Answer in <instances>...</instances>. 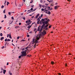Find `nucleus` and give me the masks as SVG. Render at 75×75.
<instances>
[{
    "instance_id": "f257e3e1",
    "label": "nucleus",
    "mask_w": 75,
    "mask_h": 75,
    "mask_svg": "<svg viewBox=\"0 0 75 75\" xmlns=\"http://www.w3.org/2000/svg\"><path fill=\"white\" fill-rule=\"evenodd\" d=\"M41 20L42 21L43 24L42 25L41 28V27H40V26H39L38 29V31H39L40 32L42 30V29H44L45 30H48V28H47V27L48 26V25H45V21H44V19H42Z\"/></svg>"
},
{
    "instance_id": "f03ea898",
    "label": "nucleus",
    "mask_w": 75,
    "mask_h": 75,
    "mask_svg": "<svg viewBox=\"0 0 75 75\" xmlns=\"http://www.w3.org/2000/svg\"><path fill=\"white\" fill-rule=\"evenodd\" d=\"M40 31V34L38 35H37L36 36V39L37 40H40V38H41V36L42 35V34H43V35H45V34H46V32H45V30H44L43 31V32L41 33V31Z\"/></svg>"
},
{
    "instance_id": "7ed1b4c3",
    "label": "nucleus",
    "mask_w": 75,
    "mask_h": 75,
    "mask_svg": "<svg viewBox=\"0 0 75 75\" xmlns=\"http://www.w3.org/2000/svg\"><path fill=\"white\" fill-rule=\"evenodd\" d=\"M27 50H25V51H23L22 52H21L22 54L21 56H19L18 57L19 58H21V57H25L27 55Z\"/></svg>"
},
{
    "instance_id": "20e7f679",
    "label": "nucleus",
    "mask_w": 75,
    "mask_h": 75,
    "mask_svg": "<svg viewBox=\"0 0 75 75\" xmlns=\"http://www.w3.org/2000/svg\"><path fill=\"white\" fill-rule=\"evenodd\" d=\"M35 39H33V41L32 42H33V44H34V42L35 43V46H34V48H35V45H36V44H37V43H38V42H39L38 41V40H37V37H36V39H35Z\"/></svg>"
},
{
    "instance_id": "39448f33",
    "label": "nucleus",
    "mask_w": 75,
    "mask_h": 75,
    "mask_svg": "<svg viewBox=\"0 0 75 75\" xmlns=\"http://www.w3.org/2000/svg\"><path fill=\"white\" fill-rule=\"evenodd\" d=\"M50 21V20L49 19H47V20L46 21H45V24H48V22H49Z\"/></svg>"
},
{
    "instance_id": "423d86ee",
    "label": "nucleus",
    "mask_w": 75,
    "mask_h": 75,
    "mask_svg": "<svg viewBox=\"0 0 75 75\" xmlns=\"http://www.w3.org/2000/svg\"><path fill=\"white\" fill-rule=\"evenodd\" d=\"M11 41V40L10 39H7V38H6L5 40V41Z\"/></svg>"
},
{
    "instance_id": "0eeeda50",
    "label": "nucleus",
    "mask_w": 75,
    "mask_h": 75,
    "mask_svg": "<svg viewBox=\"0 0 75 75\" xmlns=\"http://www.w3.org/2000/svg\"><path fill=\"white\" fill-rule=\"evenodd\" d=\"M59 7V6H56L54 7V9L55 10L57 9Z\"/></svg>"
},
{
    "instance_id": "6e6552de",
    "label": "nucleus",
    "mask_w": 75,
    "mask_h": 75,
    "mask_svg": "<svg viewBox=\"0 0 75 75\" xmlns=\"http://www.w3.org/2000/svg\"><path fill=\"white\" fill-rule=\"evenodd\" d=\"M41 18H41V16H40L39 18H38V21H39H39H40V19H41Z\"/></svg>"
},
{
    "instance_id": "1a4fd4ad",
    "label": "nucleus",
    "mask_w": 75,
    "mask_h": 75,
    "mask_svg": "<svg viewBox=\"0 0 75 75\" xmlns=\"http://www.w3.org/2000/svg\"><path fill=\"white\" fill-rule=\"evenodd\" d=\"M39 16H40V14L39 13L36 16V18H38V17Z\"/></svg>"
},
{
    "instance_id": "9d476101",
    "label": "nucleus",
    "mask_w": 75,
    "mask_h": 75,
    "mask_svg": "<svg viewBox=\"0 0 75 75\" xmlns=\"http://www.w3.org/2000/svg\"><path fill=\"white\" fill-rule=\"evenodd\" d=\"M6 70H3V73L4 74L6 73Z\"/></svg>"
},
{
    "instance_id": "9b49d317",
    "label": "nucleus",
    "mask_w": 75,
    "mask_h": 75,
    "mask_svg": "<svg viewBox=\"0 0 75 75\" xmlns=\"http://www.w3.org/2000/svg\"><path fill=\"white\" fill-rule=\"evenodd\" d=\"M32 23V21H30L29 23H27V24L28 25H30V24H31V23Z\"/></svg>"
},
{
    "instance_id": "f8f14e48",
    "label": "nucleus",
    "mask_w": 75,
    "mask_h": 75,
    "mask_svg": "<svg viewBox=\"0 0 75 75\" xmlns=\"http://www.w3.org/2000/svg\"><path fill=\"white\" fill-rule=\"evenodd\" d=\"M9 37L11 39H12V38H11V34L10 33L9 34Z\"/></svg>"
},
{
    "instance_id": "ddd939ff",
    "label": "nucleus",
    "mask_w": 75,
    "mask_h": 75,
    "mask_svg": "<svg viewBox=\"0 0 75 75\" xmlns=\"http://www.w3.org/2000/svg\"><path fill=\"white\" fill-rule=\"evenodd\" d=\"M4 37H1V38L0 40H1V41H2V40H4Z\"/></svg>"
},
{
    "instance_id": "4468645a",
    "label": "nucleus",
    "mask_w": 75,
    "mask_h": 75,
    "mask_svg": "<svg viewBox=\"0 0 75 75\" xmlns=\"http://www.w3.org/2000/svg\"><path fill=\"white\" fill-rule=\"evenodd\" d=\"M30 48V46H28L26 47L25 48V49H27V48Z\"/></svg>"
},
{
    "instance_id": "2eb2a0df",
    "label": "nucleus",
    "mask_w": 75,
    "mask_h": 75,
    "mask_svg": "<svg viewBox=\"0 0 75 75\" xmlns=\"http://www.w3.org/2000/svg\"><path fill=\"white\" fill-rule=\"evenodd\" d=\"M29 26L28 27V28H29V29H30V28H31V25H29Z\"/></svg>"
},
{
    "instance_id": "dca6fc26",
    "label": "nucleus",
    "mask_w": 75,
    "mask_h": 75,
    "mask_svg": "<svg viewBox=\"0 0 75 75\" xmlns=\"http://www.w3.org/2000/svg\"><path fill=\"white\" fill-rule=\"evenodd\" d=\"M44 21H46L47 20V18H45L44 19Z\"/></svg>"
},
{
    "instance_id": "f3484780",
    "label": "nucleus",
    "mask_w": 75,
    "mask_h": 75,
    "mask_svg": "<svg viewBox=\"0 0 75 75\" xmlns=\"http://www.w3.org/2000/svg\"><path fill=\"white\" fill-rule=\"evenodd\" d=\"M7 6H8V4H10V3L8 2H7Z\"/></svg>"
},
{
    "instance_id": "a211bd4d",
    "label": "nucleus",
    "mask_w": 75,
    "mask_h": 75,
    "mask_svg": "<svg viewBox=\"0 0 75 75\" xmlns=\"http://www.w3.org/2000/svg\"><path fill=\"white\" fill-rule=\"evenodd\" d=\"M7 18V16H6V15H5L4 18Z\"/></svg>"
},
{
    "instance_id": "6ab92c4d",
    "label": "nucleus",
    "mask_w": 75,
    "mask_h": 75,
    "mask_svg": "<svg viewBox=\"0 0 75 75\" xmlns=\"http://www.w3.org/2000/svg\"><path fill=\"white\" fill-rule=\"evenodd\" d=\"M4 6L2 5L1 6V8H3Z\"/></svg>"
},
{
    "instance_id": "aec40b11",
    "label": "nucleus",
    "mask_w": 75,
    "mask_h": 75,
    "mask_svg": "<svg viewBox=\"0 0 75 75\" xmlns=\"http://www.w3.org/2000/svg\"><path fill=\"white\" fill-rule=\"evenodd\" d=\"M0 35L1 37H2V36H3V34L2 33H0Z\"/></svg>"
},
{
    "instance_id": "412c9836",
    "label": "nucleus",
    "mask_w": 75,
    "mask_h": 75,
    "mask_svg": "<svg viewBox=\"0 0 75 75\" xmlns=\"http://www.w3.org/2000/svg\"><path fill=\"white\" fill-rule=\"evenodd\" d=\"M7 42H6L5 44V48L6 47V45H7Z\"/></svg>"
},
{
    "instance_id": "4be33fe9",
    "label": "nucleus",
    "mask_w": 75,
    "mask_h": 75,
    "mask_svg": "<svg viewBox=\"0 0 75 75\" xmlns=\"http://www.w3.org/2000/svg\"><path fill=\"white\" fill-rule=\"evenodd\" d=\"M9 74H10V75H12V73H10V71H9Z\"/></svg>"
},
{
    "instance_id": "5701e85b",
    "label": "nucleus",
    "mask_w": 75,
    "mask_h": 75,
    "mask_svg": "<svg viewBox=\"0 0 75 75\" xmlns=\"http://www.w3.org/2000/svg\"><path fill=\"white\" fill-rule=\"evenodd\" d=\"M47 14H51V12H50V11H49L48 12V13H47Z\"/></svg>"
},
{
    "instance_id": "b1692460",
    "label": "nucleus",
    "mask_w": 75,
    "mask_h": 75,
    "mask_svg": "<svg viewBox=\"0 0 75 75\" xmlns=\"http://www.w3.org/2000/svg\"><path fill=\"white\" fill-rule=\"evenodd\" d=\"M23 19L24 20H25V17H22Z\"/></svg>"
},
{
    "instance_id": "393cba45",
    "label": "nucleus",
    "mask_w": 75,
    "mask_h": 75,
    "mask_svg": "<svg viewBox=\"0 0 75 75\" xmlns=\"http://www.w3.org/2000/svg\"><path fill=\"white\" fill-rule=\"evenodd\" d=\"M42 6V5H41V4L39 5V7H40V8H41Z\"/></svg>"
},
{
    "instance_id": "a878e982",
    "label": "nucleus",
    "mask_w": 75,
    "mask_h": 75,
    "mask_svg": "<svg viewBox=\"0 0 75 75\" xmlns=\"http://www.w3.org/2000/svg\"><path fill=\"white\" fill-rule=\"evenodd\" d=\"M5 11H6V9H4V11H3V13H6L5 12Z\"/></svg>"
},
{
    "instance_id": "bb28decb",
    "label": "nucleus",
    "mask_w": 75,
    "mask_h": 75,
    "mask_svg": "<svg viewBox=\"0 0 75 75\" xmlns=\"http://www.w3.org/2000/svg\"><path fill=\"white\" fill-rule=\"evenodd\" d=\"M51 64H52L53 65V64H54V62H52Z\"/></svg>"
},
{
    "instance_id": "cd10ccee",
    "label": "nucleus",
    "mask_w": 75,
    "mask_h": 75,
    "mask_svg": "<svg viewBox=\"0 0 75 75\" xmlns=\"http://www.w3.org/2000/svg\"><path fill=\"white\" fill-rule=\"evenodd\" d=\"M6 1H5V2L4 3V4H5V6H6Z\"/></svg>"
},
{
    "instance_id": "c85d7f7f",
    "label": "nucleus",
    "mask_w": 75,
    "mask_h": 75,
    "mask_svg": "<svg viewBox=\"0 0 75 75\" xmlns=\"http://www.w3.org/2000/svg\"><path fill=\"white\" fill-rule=\"evenodd\" d=\"M41 10L42 11H44L45 10V9L42 8L41 9Z\"/></svg>"
},
{
    "instance_id": "c756f323",
    "label": "nucleus",
    "mask_w": 75,
    "mask_h": 75,
    "mask_svg": "<svg viewBox=\"0 0 75 75\" xmlns=\"http://www.w3.org/2000/svg\"><path fill=\"white\" fill-rule=\"evenodd\" d=\"M31 21V20L29 19L28 20V22L30 23V22Z\"/></svg>"
},
{
    "instance_id": "7c9ffc66",
    "label": "nucleus",
    "mask_w": 75,
    "mask_h": 75,
    "mask_svg": "<svg viewBox=\"0 0 75 75\" xmlns=\"http://www.w3.org/2000/svg\"><path fill=\"white\" fill-rule=\"evenodd\" d=\"M11 18L12 20H14V17H13V16H12Z\"/></svg>"
},
{
    "instance_id": "2f4dec72",
    "label": "nucleus",
    "mask_w": 75,
    "mask_h": 75,
    "mask_svg": "<svg viewBox=\"0 0 75 75\" xmlns=\"http://www.w3.org/2000/svg\"><path fill=\"white\" fill-rule=\"evenodd\" d=\"M39 22H40V20H39V21H38L37 23L38 24H39Z\"/></svg>"
},
{
    "instance_id": "473e14b6",
    "label": "nucleus",
    "mask_w": 75,
    "mask_h": 75,
    "mask_svg": "<svg viewBox=\"0 0 75 75\" xmlns=\"http://www.w3.org/2000/svg\"><path fill=\"white\" fill-rule=\"evenodd\" d=\"M8 14L9 15H11V13H10V12H9L8 13Z\"/></svg>"
},
{
    "instance_id": "72a5a7b5",
    "label": "nucleus",
    "mask_w": 75,
    "mask_h": 75,
    "mask_svg": "<svg viewBox=\"0 0 75 75\" xmlns=\"http://www.w3.org/2000/svg\"><path fill=\"white\" fill-rule=\"evenodd\" d=\"M19 25H21V23H19Z\"/></svg>"
},
{
    "instance_id": "f704fd0d",
    "label": "nucleus",
    "mask_w": 75,
    "mask_h": 75,
    "mask_svg": "<svg viewBox=\"0 0 75 75\" xmlns=\"http://www.w3.org/2000/svg\"><path fill=\"white\" fill-rule=\"evenodd\" d=\"M8 37H9V34H8L7 36V38H8Z\"/></svg>"
},
{
    "instance_id": "c9c22d12",
    "label": "nucleus",
    "mask_w": 75,
    "mask_h": 75,
    "mask_svg": "<svg viewBox=\"0 0 75 75\" xmlns=\"http://www.w3.org/2000/svg\"><path fill=\"white\" fill-rule=\"evenodd\" d=\"M51 25L50 26H49V28H51Z\"/></svg>"
},
{
    "instance_id": "e433bc0d",
    "label": "nucleus",
    "mask_w": 75,
    "mask_h": 75,
    "mask_svg": "<svg viewBox=\"0 0 75 75\" xmlns=\"http://www.w3.org/2000/svg\"><path fill=\"white\" fill-rule=\"evenodd\" d=\"M30 11V10H29L28 11H29V13H31V11Z\"/></svg>"
},
{
    "instance_id": "4c0bfd02",
    "label": "nucleus",
    "mask_w": 75,
    "mask_h": 75,
    "mask_svg": "<svg viewBox=\"0 0 75 75\" xmlns=\"http://www.w3.org/2000/svg\"><path fill=\"white\" fill-rule=\"evenodd\" d=\"M2 49H3V48H4V46H3L2 47H1Z\"/></svg>"
},
{
    "instance_id": "58836bf2",
    "label": "nucleus",
    "mask_w": 75,
    "mask_h": 75,
    "mask_svg": "<svg viewBox=\"0 0 75 75\" xmlns=\"http://www.w3.org/2000/svg\"><path fill=\"white\" fill-rule=\"evenodd\" d=\"M35 22L34 23H32V24L31 25V26L32 25H33V24H35Z\"/></svg>"
},
{
    "instance_id": "ea45409f",
    "label": "nucleus",
    "mask_w": 75,
    "mask_h": 75,
    "mask_svg": "<svg viewBox=\"0 0 75 75\" xmlns=\"http://www.w3.org/2000/svg\"><path fill=\"white\" fill-rule=\"evenodd\" d=\"M33 10V8H31L30 9V10L31 11H32V10Z\"/></svg>"
},
{
    "instance_id": "a19ab883",
    "label": "nucleus",
    "mask_w": 75,
    "mask_h": 75,
    "mask_svg": "<svg viewBox=\"0 0 75 75\" xmlns=\"http://www.w3.org/2000/svg\"><path fill=\"white\" fill-rule=\"evenodd\" d=\"M45 11H48V10H46V8H45Z\"/></svg>"
},
{
    "instance_id": "79ce46f5",
    "label": "nucleus",
    "mask_w": 75,
    "mask_h": 75,
    "mask_svg": "<svg viewBox=\"0 0 75 75\" xmlns=\"http://www.w3.org/2000/svg\"><path fill=\"white\" fill-rule=\"evenodd\" d=\"M51 6H54V3H53L52 2V4Z\"/></svg>"
},
{
    "instance_id": "37998d69",
    "label": "nucleus",
    "mask_w": 75,
    "mask_h": 75,
    "mask_svg": "<svg viewBox=\"0 0 75 75\" xmlns=\"http://www.w3.org/2000/svg\"><path fill=\"white\" fill-rule=\"evenodd\" d=\"M28 23V21H26V23Z\"/></svg>"
},
{
    "instance_id": "c03bdc74",
    "label": "nucleus",
    "mask_w": 75,
    "mask_h": 75,
    "mask_svg": "<svg viewBox=\"0 0 75 75\" xmlns=\"http://www.w3.org/2000/svg\"><path fill=\"white\" fill-rule=\"evenodd\" d=\"M37 30V29H36V28H35L34 29V31H36V30Z\"/></svg>"
},
{
    "instance_id": "a18cd8bd",
    "label": "nucleus",
    "mask_w": 75,
    "mask_h": 75,
    "mask_svg": "<svg viewBox=\"0 0 75 75\" xmlns=\"http://www.w3.org/2000/svg\"><path fill=\"white\" fill-rule=\"evenodd\" d=\"M15 28H18V26H16Z\"/></svg>"
},
{
    "instance_id": "49530a36",
    "label": "nucleus",
    "mask_w": 75,
    "mask_h": 75,
    "mask_svg": "<svg viewBox=\"0 0 75 75\" xmlns=\"http://www.w3.org/2000/svg\"><path fill=\"white\" fill-rule=\"evenodd\" d=\"M50 1H51V2L52 3V2H53V0H51Z\"/></svg>"
},
{
    "instance_id": "de8ad7c7",
    "label": "nucleus",
    "mask_w": 75,
    "mask_h": 75,
    "mask_svg": "<svg viewBox=\"0 0 75 75\" xmlns=\"http://www.w3.org/2000/svg\"><path fill=\"white\" fill-rule=\"evenodd\" d=\"M45 12L47 14H48V12H47V11H46V12L45 11Z\"/></svg>"
},
{
    "instance_id": "09e8293b",
    "label": "nucleus",
    "mask_w": 75,
    "mask_h": 75,
    "mask_svg": "<svg viewBox=\"0 0 75 75\" xmlns=\"http://www.w3.org/2000/svg\"><path fill=\"white\" fill-rule=\"evenodd\" d=\"M27 37H30V35H27Z\"/></svg>"
},
{
    "instance_id": "8fccbe9b",
    "label": "nucleus",
    "mask_w": 75,
    "mask_h": 75,
    "mask_svg": "<svg viewBox=\"0 0 75 75\" xmlns=\"http://www.w3.org/2000/svg\"><path fill=\"white\" fill-rule=\"evenodd\" d=\"M43 16V15L42 14L41 15L40 17H42V16Z\"/></svg>"
},
{
    "instance_id": "3c124183",
    "label": "nucleus",
    "mask_w": 75,
    "mask_h": 75,
    "mask_svg": "<svg viewBox=\"0 0 75 75\" xmlns=\"http://www.w3.org/2000/svg\"><path fill=\"white\" fill-rule=\"evenodd\" d=\"M22 41H25V40L23 39V40H22Z\"/></svg>"
},
{
    "instance_id": "603ef678",
    "label": "nucleus",
    "mask_w": 75,
    "mask_h": 75,
    "mask_svg": "<svg viewBox=\"0 0 75 75\" xmlns=\"http://www.w3.org/2000/svg\"><path fill=\"white\" fill-rule=\"evenodd\" d=\"M33 2V1H31V2H30V3H32Z\"/></svg>"
},
{
    "instance_id": "864d4df0",
    "label": "nucleus",
    "mask_w": 75,
    "mask_h": 75,
    "mask_svg": "<svg viewBox=\"0 0 75 75\" xmlns=\"http://www.w3.org/2000/svg\"><path fill=\"white\" fill-rule=\"evenodd\" d=\"M1 71H3V68H1Z\"/></svg>"
},
{
    "instance_id": "5fc2aeb1",
    "label": "nucleus",
    "mask_w": 75,
    "mask_h": 75,
    "mask_svg": "<svg viewBox=\"0 0 75 75\" xmlns=\"http://www.w3.org/2000/svg\"><path fill=\"white\" fill-rule=\"evenodd\" d=\"M33 32L32 31H30L29 33H30V34H31V33H32Z\"/></svg>"
},
{
    "instance_id": "6e6d98bb",
    "label": "nucleus",
    "mask_w": 75,
    "mask_h": 75,
    "mask_svg": "<svg viewBox=\"0 0 75 75\" xmlns=\"http://www.w3.org/2000/svg\"><path fill=\"white\" fill-rule=\"evenodd\" d=\"M58 74H59V75H61V73H59Z\"/></svg>"
},
{
    "instance_id": "4d7b16f0",
    "label": "nucleus",
    "mask_w": 75,
    "mask_h": 75,
    "mask_svg": "<svg viewBox=\"0 0 75 75\" xmlns=\"http://www.w3.org/2000/svg\"><path fill=\"white\" fill-rule=\"evenodd\" d=\"M31 55H29L28 57H31Z\"/></svg>"
},
{
    "instance_id": "13d9d810",
    "label": "nucleus",
    "mask_w": 75,
    "mask_h": 75,
    "mask_svg": "<svg viewBox=\"0 0 75 75\" xmlns=\"http://www.w3.org/2000/svg\"><path fill=\"white\" fill-rule=\"evenodd\" d=\"M42 7H43V8H44V5H42Z\"/></svg>"
},
{
    "instance_id": "bf43d9fd",
    "label": "nucleus",
    "mask_w": 75,
    "mask_h": 75,
    "mask_svg": "<svg viewBox=\"0 0 75 75\" xmlns=\"http://www.w3.org/2000/svg\"><path fill=\"white\" fill-rule=\"evenodd\" d=\"M34 5H33V6H31V7H34Z\"/></svg>"
},
{
    "instance_id": "052dcab7",
    "label": "nucleus",
    "mask_w": 75,
    "mask_h": 75,
    "mask_svg": "<svg viewBox=\"0 0 75 75\" xmlns=\"http://www.w3.org/2000/svg\"><path fill=\"white\" fill-rule=\"evenodd\" d=\"M8 65V62H7V65Z\"/></svg>"
},
{
    "instance_id": "680f3d73",
    "label": "nucleus",
    "mask_w": 75,
    "mask_h": 75,
    "mask_svg": "<svg viewBox=\"0 0 75 75\" xmlns=\"http://www.w3.org/2000/svg\"><path fill=\"white\" fill-rule=\"evenodd\" d=\"M2 72H3V71H1L0 72L1 74V73H2Z\"/></svg>"
},
{
    "instance_id": "e2e57ef3",
    "label": "nucleus",
    "mask_w": 75,
    "mask_h": 75,
    "mask_svg": "<svg viewBox=\"0 0 75 75\" xmlns=\"http://www.w3.org/2000/svg\"><path fill=\"white\" fill-rule=\"evenodd\" d=\"M18 39H19V37H17V40H18Z\"/></svg>"
},
{
    "instance_id": "0e129e2a",
    "label": "nucleus",
    "mask_w": 75,
    "mask_h": 75,
    "mask_svg": "<svg viewBox=\"0 0 75 75\" xmlns=\"http://www.w3.org/2000/svg\"><path fill=\"white\" fill-rule=\"evenodd\" d=\"M25 50V49L24 48H23V49H22V50Z\"/></svg>"
},
{
    "instance_id": "69168bd1",
    "label": "nucleus",
    "mask_w": 75,
    "mask_h": 75,
    "mask_svg": "<svg viewBox=\"0 0 75 75\" xmlns=\"http://www.w3.org/2000/svg\"><path fill=\"white\" fill-rule=\"evenodd\" d=\"M65 66H66V67H67V64H66L65 65Z\"/></svg>"
},
{
    "instance_id": "338daca9",
    "label": "nucleus",
    "mask_w": 75,
    "mask_h": 75,
    "mask_svg": "<svg viewBox=\"0 0 75 75\" xmlns=\"http://www.w3.org/2000/svg\"><path fill=\"white\" fill-rule=\"evenodd\" d=\"M50 10H52V8L50 9Z\"/></svg>"
},
{
    "instance_id": "774afa93",
    "label": "nucleus",
    "mask_w": 75,
    "mask_h": 75,
    "mask_svg": "<svg viewBox=\"0 0 75 75\" xmlns=\"http://www.w3.org/2000/svg\"><path fill=\"white\" fill-rule=\"evenodd\" d=\"M67 1H71L70 0H67Z\"/></svg>"
}]
</instances>
